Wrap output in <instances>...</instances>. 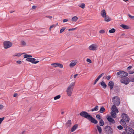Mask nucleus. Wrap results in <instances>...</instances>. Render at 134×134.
I'll return each instance as SVG.
<instances>
[{
    "mask_svg": "<svg viewBox=\"0 0 134 134\" xmlns=\"http://www.w3.org/2000/svg\"><path fill=\"white\" fill-rule=\"evenodd\" d=\"M119 111L117 108L115 109L114 110L111 111L110 113L111 117L114 118H115L116 115V113H118Z\"/></svg>",
    "mask_w": 134,
    "mask_h": 134,
    "instance_id": "nucleus-10",
    "label": "nucleus"
},
{
    "mask_svg": "<svg viewBox=\"0 0 134 134\" xmlns=\"http://www.w3.org/2000/svg\"><path fill=\"white\" fill-rule=\"evenodd\" d=\"M133 81H134V78L133 79Z\"/></svg>",
    "mask_w": 134,
    "mask_h": 134,
    "instance_id": "nucleus-60",
    "label": "nucleus"
},
{
    "mask_svg": "<svg viewBox=\"0 0 134 134\" xmlns=\"http://www.w3.org/2000/svg\"><path fill=\"white\" fill-rule=\"evenodd\" d=\"M104 74V73H103L101 74L97 78L95 81L94 83V85L95 84L96 82L98 81L99 80L102 76H103Z\"/></svg>",
    "mask_w": 134,
    "mask_h": 134,
    "instance_id": "nucleus-14",
    "label": "nucleus"
},
{
    "mask_svg": "<svg viewBox=\"0 0 134 134\" xmlns=\"http://www.w3.org/2000/svg\"><path fill=\"white\" fill-rule=\"evenodd\" d=\"M57 25H58V23H57Z\"/></svg>",
    "mask_w": 134,
    "mask_h": 134,
    "instance_id": "nucleus-61",
    "label": "nucleus"
},
{
    "mask_svg": "<svg viewBox=\"0 0 134 134\" xmlns=\"http://www.w3.org/2000/svg\"><path fill=\"white\" fill-rule=\"evenodd\" d=\"M23 53H15L14 55L13 56L14 57L15 56H17V57H19L21 55L23 54Z\"/></svg>",
    "mask_w": 134,
    "mask_h": 134,
    "instance_id": "nucleus-23",
    "label": "nucleus"
},
{
    "mask_svg": "<svg viewBox=\"0 0 134 134\" xmlns=\"http://www.w3.org/2000/svg\"><path fill=\"white\" fill-rule=\"evenodd\" d=\"M105 129H106V131L107 132V129H109L110 130V132H111V127L109 126H106L105 127Z\"/></svg>",
    "mask_w": 134,
    "mask_h": 134,
    "instance_id": "nucleus-32",
    "label": "nucleus"
},
{
    "mask_svg": "<svg viewBox=\"0 0 134 134\" xmlns=\"http://www.w3.org/2000/svg\"><path fill=\"white\" fill-rule=\"evenodd\" d=\"M3 108V106L2 105H0V110L2 109Z\"/></svg>",
    "mask_w": 134,
    "mask_h": 134,
    "instance_id": "nucleus-54",
    "label": "nucleus"
},
{
    "mask_svg": "<svg viewBox=\"0 0 134 134\" xmlns=\"http://www.w3.org/2000/svg\"><path fill=\"white\" fill-rule=\"evenodd\" d=\"M65 29L66 27H63L62 28L60 29V33H61L63 32Z\"/></svg>",
    "mask_w": 134,
    "mask_h": 134,
    "instance_id": "nucleus-34",
    "label": "nucleus"
},
{
    "mask_svg": "<svg viewBox=\"0 0 134 134\" xmlns=\"http://www.w3.org/2000/svg\"><path fill=\"white\" fill-rule=\"evenodd\" d=\"M98 106H96L94 108L91 109V111H97L98 110Z\"/></svg>",
    "mask_w": 134,
    "mask_h": 134,
    "instance_id": "nucleus-26",
    "label": "nucleus"
},
{
    "mask_svg": "<svg viewBox=\"0 0 134 134\" xmlns=\"http://www.w3.org/2000/svg\"><path fill=\"white\" fill-rule=\"evenodd\" d=\"M96 117L98 119H100V116L99 115H97L96 116Z\"/></svg>",
    "mask_w": 134,
    "mask_h": 134,
    "instance_id": "nucleus-45",
    "label": "nucleus"
},
{
    "mask_svg": "<svg viewBox=\"0 0 134 134\" xmlns=\"http://www.w3.org/2000/svg\"><path fill=\"white\" fill-rule=\"evenodd\" d=\"M87 62L89 63H91V60L89 59H87Z\"/></svg>",
    "mask_w": 134,
    "mask_h": 134,
    "instance_id": "nucleus-48",
    "label": "nucleus"
},
{
    "mask_svg": "<svg viewBox=\"0 0 134 134\" xmlns=\"http://www.w3.org/2000/svg\"><path fill=\"white\" fill-rule=\"evenodd\" d=\"M16 63H18V64H21V61H20V60H18V61H17L16 62Z\"/></svg>",
    "mask_w": 134,
    "mask_h": 134,
    "instance_id": "nucleus-53",
    "label": "nucleus"
},
{
    "mask_svg": "<svg viewBox=\"0 0 134 134\" xmlns=\"http://www.w3.org/2000/svg\"><path fill=\"white\" fill-rule=\"evenodd\" d=\"M76 28H72V29H70L68 30L69 31H73L75 30Z\"/></svg>",
    "mask_w": 134,
    "mask_h": 134,
    "instance_id": "nucleus-51",
    "label": "nucleus"
},
{
    "mask_svg": "<svg viewBox=\"0 0 134 134\" xmlns=\"http://www.w3.org/2000/svg\"><path fill=\"white\" fill-rule=\"evenodd\" d=\"M17 93H15L14 95L13 96L14 97H16L17 96Z\"/></svg>",
    "mask_w": 134,
    "mask_h": 134,
    "instance_id": "nucleus-56",
    "label": "nucleus"
},
{
    "mask_svg": "<svg viewBox=\"0 0 134 134\" xmlns=\"http://www.w3.org/2000/svg\"><path fill=\"white\" fill-rule=\"evenodd\" d=\"M121 117L122 119L121 120V121L124 124H126L125 122H128L129 121V117L127 114L123 113L121 115Z\"/></svg>",
    "mask_w": 134,
    "mask_h": 134,
    "instance_id": "nucleus-2",
    "label": "nucleus"
},
{
    "mask_svg": "<svg viewBox=\"0 0 134 134\" xmlns=\"http://www.w3.org/2000/svg\"><path fill=\"white\" fill-rule=\"evenodd\" d=\"M116 108V106L115 105H113L112 107L111 108V110L112 111L114 110H115V109Z\"/></svg>",
    "mask_w": 134,
    "mask_h": 134,
    "instance_id": "nucleus-38",
    "label": "nucleus"
},
{
    "mask_svg": "<svg viewBox=\"0 0 134 134\" xmlns=\"http://www.w3.org/2000/svg\"><path fill=\"white\" fill-rule=\"evenodd\" d=\"M75 84V82H72L68 87L66 90V92L68 96L69 97L71 96Z\"/></svg>",
    "mask_w": 134,
    "mask_h": 134,
    "instance_id": "nucleus-1",
    "label": "nucleus"
},
{
    "mask_svg": "<svg viewBox=\"0 0 134 134\" xmlns=\"http://www.w3.org/2000/svg\"><path fill=\"white\" fill-rule=\"evenodd\" d=\"M99 123L100 126H103L104 124V121L102 119H101L100 120Z\"/></svg>",
    "mask_w": 134,
    "mask_h": 134,
    "instance_id": "nucleus-29",
    "label": "nucleus"
},
{
    "mask_svg": "<svg viewBox=\"0 0 134 134\" xmlns=\"http://www.w3.org/2000/svg\"><path fill=\"white\" fill-rule=\"evenodd\" d=\"M21 44L23 46H24L26 45V43L24 41H22L21 42Z\"/></svg>",
    "mask_w": 134,
    "mask_h": 134,
    "instance_id": "nucleus-42",
    "label": "nucleus"
},
{
    "mask_svg": "<svg viewBox=\"0 0 134 134\" xmlns=\"http://www.w3.org/2000/svg\"><path fill=\"white\" fill-rule=\"evenodd\" d=\"M121 82L123 83L125 85H127L130 82V80L129 78L128 77H124L121 78L120 80Z\"/></svg>",
    "mask_w": 134,
    "mask_h": 134,
    "instance_id": "nucleus-7",
    "label": "nucleus"
},
{
    "mask_svg": "<svg viewBox=\"0 0 134 134\" xmlns=\"http://www.w3.org/2000/svg\"><path fill=\"white\" fill-rule=\"evenodd\" d=\"M26 60L28 62H31L32 63L35 64H37L39 62V61L37 60L35 61L36 59L32 58H27L26 59Z\"/></svg>",
    "mask_w": 134,
    "mask_h": 134,
    "instance_id": "nucleus-9",
    "label": "nucleus"
},
{
    "mask_svg": "<svg viewBox=\"0 0 134 134\" xmlns=\"http://www.w3.org/2000/svg\"><path fill=\"white\" fill-rule=\"evenodd\" d=\"M132 68V66H128L127 68V70H129L130 69H131Z\"/></svg>",
    "mask_w": 134,
    "mask_h": 134,
    "instance_id": "nucleus-46",
    "label": "nucleus"
},
{
    "mask_svg": "<svg viewBox=\"0 0 134 134\" xmlns=\"http://www.w3.org/2000/svg\"><path fill=\"white\" fill-rule=\"evenodd\" d=\"M128 16L131 19L134 20V16H132L130 14H128Z\"/></svg>",
    "mask_w": 134,
    "mask_h": 134,
    "instance_id": "nucleus-37",
    "label": "nucleus"
},
{
    "mask_svg": "<svg viewBox=\"0 0 134 134\" xmlns=\"http://www.w3.org/2000/svg\"><path fill=\"white\" fill-rule=\"evenodd\" d=\"M78 127V125L76 124L74 125L71 128V132H73Z\"/></svg>",
    "mask_w": 134,
    "mask_h": 134,
    "instance_id": "nucleus-16",
    "label": "nucleus"
},
{
    "mask_svg": "<svg viewBox=\"0 0 134 134\" xmlns=\"http://www.w3.org/2000/svg\"><path fill=\"white\" fill-rule=\"evenodd\" d=\"M104 18V20L106 21L109 22L110 20V18L108 15H106Z\"/></svg>",
    "mask_w": 134,
    "mask_h": 134,
    "instance_id": "nucleus-21",
    "label": "nucleus"
},
{
    "mask_svg": "<svg viewBox=\"0 0 134 134\" xmlns=\"http://www.w3.org/2000/svg\"><path fill=\"white\" fill-rule=\"evenodd\" d=\"M71 120H69L66 122V125L68 127H70L71 124Z\"/></svg>",
    "mask_w": 134,
    "mask_h": 134,
    "instance_id": "nucleus-20",
    "label": "nucleus"
},
{
    "mask_svg": "<svg viewBox=\"0 0 134 134\" xmlns=\"http://www.w3.org/2000/svg\"><path fill=\"white\" fill-rule=\"evenodd\" d=\"M97 127L99 133H101L102 131V129L101 127L98 125L97 126Z\"/></svg>",
    "mask_w": 134,
    "mask_h": 134,
    "instance_id": "nucleus-25",
    "label": "nucleus"
},
{
    "mask_svg": "<svg viewBox=\"0 0 134 134\" xmlns=\"http://www.w3.org/2000/svg\"><path fill=\"white\" fill-rule=\"evenodd\" d=\"M115 31V30L114 28L112 29L109 30V32L110 33H112L114 32Z\"/></svg>",
    "mask_w": 134,
    "mask_h": 134,
    "instance_id": "nucleus-30",
    "label": "nucleus"
},
{
    "mask_svg": "<svg viewBox=\"0 0 134 134\" xmlns=\"http://www.w3.org/2000/svg\"><path fill=\"white\" fill-rule=\"evenodd\" d=\"M57 67H58L60 68H62L63 67V65L62 64L58 63Z\"/></svg>",
    "mask_w": 134,
    "mask_h": 134,
    "instance_id": "nucleus-36",
    "label": "nucleus"
},
{
    "mask_svg": "<svg viewBox=\"0 0 134 134\" xmlns=\"http://www.w3.org/2000/svg\"><path fill=\"white\" fill-rule=\"evenodd\" d=\"M122 134H134V131L133 129L129 126H127L125 129V131Z\"/></svg>",
    "mask_w": 134,
    "mask_h": 134,
    "instance_id": "nucleus-3",
    "label": "nucleus"
},
{
    "mask_svg": "<svg viewBox=\"0 0 134 134\" xmlns=\"http://www.w3.org/2000/svg\"><path fill=\"white\" fill-rule=\"evenodd\" d=\"M78 75L77 74H76L74 76V78H75Z\"/></svg>",
    "mask_w": 134,
    "mask_h": 134,
    "instance_id": "nucleus-55",
    "label": "nucleus"
},
{
    "mask_svg": "<svg viewBox=\"0 0 134 134\" xmlns=\"http://www.w3.org/2000/svg\"><path fill=\"white\" fill-rule=\"evenodd\" d=\"M111 77L110 76H107L106 77V79L108 80H109L110 79Z\"/></svg>",
    "mask_w": 134,
    "mask_h": 134,
    "instance_id": "nucleus-44",
    "label": "nucleus"
},
{
    "mask_svg": "<svg viewBox=\"0 0 134 134\" xmlns=\"http://www.w3.org/2000/svg\"><path fill=\"white\" fill-rule=\"evenodd\" d=\"M99 32L100 34H103L105 32V31L103 30H101L99 31Z\"/></svg>",
    "mask_w": 134,
    "mask_h": 134,
    "instance_id": "nucleus-43",
    "label": "nucleus"
},
{
    "mask_svg": "<svg viewBox=\"0 0 134 134\" xmlns=\"http://www.w3.org/2000/svg\"><path fill=\"white\" fill-rule=\"evenodd\" d=\"M4 117H3L2 118H0V125L2 123V121L4 120Z\"/></svg>",
    "mask_w": 134,
    "mask_h": 134,
    "instance_id": "nucleus-39",
    "label": "nucleus"
},
{
    "mask_svg": "<svg viewBox=\"0 0 134 134\" xmlns=\"http://www.w3.org/2000/svg\"><path fill=\"white\" fill-rule=\"evenodd\" d=\"M3 44L4 48L7 49L11 47L12 43L9 41H6L4 42Z\"/></svg>",
    "mask_w": 134,
    "mask_h": 134,
    "instance_id": "nucleus-8",
    "label": "nucleus"
},
{
    "mask_svg": "<svg viewBox=\"0 0 134 134\" xmlns=\"http://www.w3.org/2000/svg\"><path fill=\"white\" fill-rule=\"evenodd\" d=\"M64 114V112L63 111H62L61 112V114Z\"/></svg>",
    "mask_w": 134,
    "mask_h": 134,
    "instance_id": "nucleus-59",
    "label": "nucleus"
},
{
    "mask_svg": "<svg viewBox=\"0 0 134 134\" xmlns=\"http://www.w3.org/2000/svg\"><path fill=\"white\" fill-rule=\"evenodd\" d=\"M125 2H126L127 1H128L129 0H123Z\"/></svg>",
    "mask_w": 134,
    "mask_h": 134,
    "instance_id": "nucleus-58",
    "label": "nucleus"
},
{
    "mask_svg": "<svg viewBox=\"0 0 134 134\" xmlns=\"http://www.w3.org/2000/svg\"><path fill=\"white\" fill-rule=\"evenodd\" d=\"M111 116H108L107 118L108 121L114 124L115 122V121L111 118Z\"/></svg>",
    "mask_w": 134,
    "mask_h": 134,
    "instance_id": "nucleus-13",
    "label": "nucleus"
},
{
    "mask_svg": "<svg viewBox=\"0 0 134 134\" xmlns=\"http://www.w3.org/2000/svg\"><path fill=\"white\" fill-rule=\"evenodd\" d=\"M114 83L112 81H110L108 83V86L110 87V89H112L113 87Z\"/></svg>",
    "mask_w": 134,
    "mask_h": 134,
    "instance_id": "nucleus-15",
    "label": "nucleus"
},
{
    "mask_svg": "<svg viewBox=\"0 0 134 134\" xmlns=\"http://www.w3.org/2000/svg\"><path fill=\"white\" fill-rule=\"evenodd\" d=\"M101 14L102 17L103 18H104L105 16L106 15L105 11V10L103 9L101 11Z\"/></svg>",
    "mask_w": 134,
    "mask_h": 134,
    "instance_id": "nucleus-17",
    "label": "nucleus"
},
{
    "mask_svg": "<svg viewBox=\"0 0 134 134\" xmlns=\"http://www.w3.org/2000/svg\"><path fill=\"white\" fill-rule=\"evenodd\" d=\"M98 46L97 45L95 44H92L89 47L90 50L92 51H95L97 50Z\"/></svg>",
    "mask_w": 134,
    "mask_h": 134,
    "instance_id": "nucleus-11",
    "label": "nucleus"
},
{
    "mask_svg": "<svg viewBox=\"0 0 134 134\" xmlns=\"http://www.w3.org/2000/svg\"><path fill=\"white\" fill-rule=\"evenodd\" d=\"M121 27L124 29H129V27L126 25L124 24H121L120 25Z\"/></svg>",
    "mask_w": 134,
    "mask_h": 134,
    "instance_id": "nucleus-22",
    "label": "nucleus"
},
{
    "mask_svg": "<svg viewBox=\"0 0 134 134\" xmlns=\"http://www.w3.org/2000/svg\"><path fill=\"white\" fill-rule=\"evenodd\" d=\"M78 6L82 9H84L85 7V4L83 3L81 4L80 5H79Z\"/></svg>",
    "mask_w": 134,
    "mask_h": 134,
    "instance_id": "nucleus-28",
    "label": "nucleus"
},
{
    "mask_svg": "<svg viewBox=\"0 0 134 134\" xmlns=\"http://www.w3.org/2000/svg\"><path fill=\"white\" fill-rule=\"evenodd\" d=\"M37 7L35 5H33L32 6V8L33 9H35Z\"/></svg>",
    "mask_w": 134,
    "mask_h": 134,
    "instance_id": "nucleus-49",
    "label": "nucleus"
},
{
    "mask_svg": "<svg viewBox=\"0 0 134 134\" xmlns=\"http://www.w3.org/2000/svg\"><path fill=\"white\" fill-rule=\"evenodd\" d=\"M88 120L90 121L91 122L95 124H96L98 123L97 121L93 118L91 116Z\"/></svg>",
    "mask_w": 134,
    "mask_h": 134,
    "instance_id": "nucleus-12",
    "label": "nucleus"
},
{
    "mask_svg": "<svg viewBox=\"0 0 134 134\" xmlns=\"http://www.w3.org/2000/svg\"><path fill=\"white\" fill-rule=\"evenodd\" d=\"M78 19V18L76 16H75L72 18L71 20L72 21H76Z\"/></svg>",
    "mask_w": 134,
    "mask_h": 134,
    "instance_id": "nucleus-24",
    "label": "nucleus"
},
{
    "mask_svg": "<svg viewBox=\"0 0 134 134\" xmlns=\"http://www.w3.org/2000/svg\"><path fill=\"white\" fill-rule=\"evenodd\" d=\"M24 57L25 58H29V57H31L32 56L28 54H25L24 55Z\"/></svg>",
    "mask_w": 134,
    "mask_h": 134,
    "instance_id": "nucleus-31",
    "label": "nucleus"
},
{
    "mask_svg": "<svg viewBox=\"0 0 134 134\" xmlns=\"http://www.w3.org/2000/svg\"><path fill=\"white\" fill-rule=\"evenodd\" d=\"M55 26V25H53L49 27V30H51V29L53 28V27H54Z\"/></svg>",
    "mask_w": 134,
    "mask_h": 134,
    "instance_id": "nucleus-47",
    "label": "nucleus"
},
{
    "mask_svg": "<svg viewBox=\"0 0 134 134\" xmlns=\"http://www.w3.org/2000/svg\"><path fill=\"white\" fill-rule=\"evenodd\" d=\"M14 12V11H12H12H10V13H13V12Z\"/></svg>",
    "mask_w": 134,
    "mask_h": 134,
    "instance_id": "nucleus-57",
    "label": "nucleus"
},
{
    "mask_svg": "<svg viewBox=\"0 0 134 134\" xmlns=\"http://www.w3.org/2000/svg\"><path fill=\"white\" fill-rule=\"evenodd\" d=\"M61 97L60 96V95H59L54 97V99L55 100L58 99L60 98Z\"/></svg>",
    "mask_w": 134,
    "mask_h": 134,
    "instance_id": "nucleus-33",
    "label": "nucleus"
},
{
    "mask_svg": "<svg viewBox=\"0 0 134 134\" xmlns=\"http://www.w3.org/2000/svg\"><path fill=\"white\" fill-rule=\"evenodd\" d=\"M46 17L50 19H51L52 18V16H46Z\"/></svg>",
    "mask_w": 134,
    "mask_h": 134,
    "instance_id": "nucleus-52",
    "label": "nucleus"
},
{
    "mask_svg": "<svg viewBox=\"0 0 134 134\" xmlns=\"http://www.w3.org/2000/svg\"><path fill=\"white\" fill-rule=\"evenodd\" d=\"M105 110V109L103 107H102L100 108L99 110V112L100 113H102L104 112Z\"/></svg>",
    "mask_w": 134,
    "mask_h": 134,
    "instance_id": "nucleus-27",
    "label": "nucleus"
},
{
    "mask_svg": "<svg viewBox=\"0 0 134 134\" xmlns=\"http://www.w3.org/2000/svg\"><path fill=\"white\" fill-rule=\"evenodd\" d=\"M118 129L119 130H121L123 129V127L121 125H119L117 127Z\"/></svg>",
    "mask_w": 134,
    "mask_h": 134,
    "instance_id": "nucleus-41",
    "label": "nucleus"
},
{
    "mask_svg": "<svg viewBox=\"0 0 134 134\" xmlns=\"http://www.w3.org/2000/svg\"><path fill=\"white\" fill-rule=\"evenodd\" d=\"M68 21V19H64L63 20V23H65L67 21Z\"/></svg>",
    "mask_w": 134,
    "mask_h": 134,
    "instance_id": "nucleus-50",
    "label": "nucleus"
},
{
    "mask_svg": "<svg viewBox=\"0 0 134 134\" xmlns=\"http://www.w3.org/2000/svg\"><path fill=\"white\" fill-rule=\"evenodd\" d=\"M116 75L119 76L120 77L122 78L127 76L128 75V74L126 72L123 71H120L116 73Z\"/></svg>",
    "mask_w": 134,
    "mask_h": 134,
    "instance_id": "nucleus-5",
    "label": "nucleus"
},
{
    "mask_svg": "<svg viewBox=\"0 0 134 134\" xmlns=\"http://www.w3.org/2000/svg\"><path fill=\"white\" fill-rule=\"evenodd\" d=\"M57 63H52L51 64V65L53 66L54 67H57Z\"/></svg>",
    "mask_w": 134,
    "mask_h": 134,
    "instance_id": "nucleus-35",
    "label": "nucleus"
},
{
    "mask_svg": "<svg viewBox=\"0 0 134 134\" xmlns=\"http://www.w3.org/2000/svg\"><path fill=\"white\" fill-rule=\"evenodd\" d=\"M76 63V62L75 61H72L71 62L70 64V66L71 68L72 67L75 65Z\"/></svg>",
    "mask_w": 134,
    "mask_h": 134,
    "instance_id": "nucleus-18",
    "label": "nucleus"
},
{
    "mask_svg": "<svg viewBox=\"0 0 134 134\" xmlns=\"http://www.w3.org/2000/svg\"><path fill=\"white\" fill-rule=\"evenodd\" d=\"M129 73L130 74H132L134 73V71L133 70L129 71Z\"/></svg>",
    "mask_w": 134,
    "mask_h": 134,
    "instance_id": "nucleus-40",
    "label": "nucleus"
},
{
    "mask_svg": "<svg viewBox=\"0 0 134 134\" xmlns=\"http://www.w3.org/2000/svg\"><path fill=\"white\" fill-rule=\"evenodd\" d=\"M100 83L101 86L104 89L106 88L107 85L104 81H102Z\"/></svg>",
    "mask_w": 134,
    "mask_h": 134,
    "instance_id": "nucleus-19",
    "label": "nucleus"
},
{
    "mask_svg": "<svg viewBox=\"0 0 134 134\" xmlns=\"http://www.w3.org/2000/svg\"><path fill=\"white\" fill-rule=\"evenodd\" d=\"M80 115L82 117L88 120L91 115L88 114V113L85 111H82L80 113Z\"/></svg>",
    "mask_w": 134,
    "mask_h": 134,
    "instance_id": "nucleus-6",
    "label": "nucleus"
},
{
    "mask_svg": "<svg viewBox=\"0 0 134 134\" xmlns=\"http://www.w3.org/2000/svg\"><path fill=\"white\" fill-rule=\"evenodd\" d=\"M109 132H108V133H109Z\"/></svg>",
    "mask_w": 134,
    "mask_h": 134,
    "instance_id": "nucleus-62",
    "label": "nucleus"
},
{
    "mask_svg": "<svg viewBox=\"0 0 134 134\" xmlns=\"http://www.w3.org/2000/svg\"><path fill=\"white\" fill-rule=\"evenodd\" d=\"M112 102L115 105L118 106L120 103V100L119 97L117 96L114 97L112 98Z\"/></svg>",
    "mask_w": 134,
    "mask_h": 134,
    "instance_id": "nucleus-4",
    "label": "nucleus"
}]
</instances>
